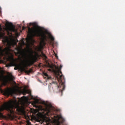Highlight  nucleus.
I'll return each instance as SVG.
<instances>
[{"label": "nucleus", "instance_id": "1", "mask_svg": "<svg viewBox=\"0 0 125 125\" xmlns=\"http://www.w3.org/2000/svg\"><path fill=\"white\" fill-rule=\"evenodd\" d=\"M19 113V114H22L25 115V105L21 104L20 105V103L17 102V100H11L8 102H5L2 106L0 108V118H3V115L1 112L2 111H7L9 114H14V110Z\"/></svg>", "mask_w": 125, "mask_h": 125}, {"label": "nucleus", "instance_id": "2", "mask_svg": "<svg viewBox=\"0 0 125 125\" xmlns=\"http://www.w3.org/2000/svg\"><path fill=\"white\" fill-rule=\"evenodd\" d=\"M28 31L30 34H33L34 37H41V41L40 46L38 48V51H42L43 49V47L45 46L47 41V36L45 35V33L42 30H38L28 28Z\"/></svg>", "mask_w": 125, "mask_h": 125}, {"label": "nucleus", "instance_id": "3", "mask_svg": "<svg viewBox=\"0 0 125 125\" xmlns=\"http://www.w3.org/2000/svg\"><path fill=\"white\" fill-rule=\"evenodd\" d=\"M49 71L53 72L55 74L56 78H57L58 81L59 82L60 84L63 86V89H64L65 87L64 86V84H65V83L64 82V78L63 77V75H62V72L61 71V69L59 68V66H55V69L52 67V70L49 69ZM60 74L62 75H60Z\"/></svg>", "mask_w": 125, "mask_h": 125}, {"label": "nucleus", "instance_id": "4", "mask_svg": "<svg viewBox=\"0 0 125 125\" xmlns=\"http://www.w3.org/2000/svg\"><path fill=\"white\" fill-rule=\"evenodd\" d=\"M10 55V49L9 48L5 47L4 49H2L1 47H0V58L4 56L8 61H11V60H13V58Z\"/></svg>", "mask_w": 125, "mask_h": 125}, {"label": "nucleus", "instance_id": "5", "mask_svg": "<svg viewBox=\"0 0 125 125\" xmlns=\"http://www.w3.org/2000/svg\"><path fill=\"white\" fill-rule=\"evenodd\" d=\"M5 30L8 36H12V32L17 33V29H15V25L12 22H7L5 24Z\"/></svg>", "mask_w": 125, "mask_h": 125}, {"label": "nucleus", "instance_id": "6", "mask_svg": "<svg viewBox=\"0 0 125 125\" xmlns=\"http://www.w3.org/2000/svg\"><path fill=\"white\" fill-rule=\"evenodd\" d=\"M28 52L31 54L32 57L27 63V66H32V65H34V64L37 62V57L33 55V53H34V51H33L32 49H29Z\"/></svg>", "mask_w": 125, "mask_h": 125}, {"label": "nucleus", "instance_id": "7", "mask_svg": "<svg viewBox=\"0 0 125 125\" xmlns=\"http://www.w3.org/2000/svg\"><path fill=\"white\" fill-rule=\"evenodd\" d=\"M1 91L6 96H9V95H12L13 94V90L10 88H7L5 90H1Z\"/></svg>", "mask_w": 125, "mask_h": 125}, {"label": "nucleus", "instance_id": "8", "mask_svg": "<svg viewBox=\"0 0 125 125\" xmlns=\"http://www.w3.org/2000/svg\"><path fill=\"white\" fill-rule=\"evenodd\" d=\"M0 81L2 83V85L4 86H6L7 85V83H8V78L6 76H2L0 77Z\"/></svg>", "mask_w": 125, "mask_h": 125}, {"label": "nucleus", "instance_id": "9", "mask_svg": "<svg viewBox=\"0 0 125 125\" xmlns=\"http://www.w3.org/2000/svg\"><path fill=\"white\" fill-rule=\"evenodd\" d=\"M26 68L27 69V64L24 65L23 67H21L20 70L21 72H24L26 74H30L32 71L29 70H26Z\"/></svg>", "mask_w": 125, "mask_h": 125}, {"label": "nucleus", "instance_id": "10", "mask_svg": "<svg viewBox=\"0 0 125 125\" xmlns=\"http://www.w3.org/2000/svg\"><path fill=\"white\" fill-rule=\"evenodd\" d=\"M16 50H17V54H22V52H23V51L21 48L19 47L16 48Z\"/></svg>", "mask_w": 125, "mask_h": 125}, {"label": "nucleus", "instance_id": "11", "mask_svg": "<svg viewBox=\"0 0 125 125\" xmlns=\"http://www.w3.org/2000/svg\"><path fill=\"white\" fill-rule=\"evenodd\" d=\"M22 93H23V95H26V94H27V93H30V92L28 90H27L26 89H24L22 90Z\"/></svg>", "mask_w": 125, "mask_h": 125}, {"label": "nucleus", "instance_id": "12", "mask_svg": "<svg viewBox=\"0 0 125 125\" xmlns=\"http://www.w3.org/2000/svg\"><path fill=\"white\" fill-rule=\"evenodd\" d=\"M41 57H42L44 59H47V57L45 55V54L41 52V54L40 55Z\"/></svg>", "mask_w": 125, "mask_h": 125}, {"label": "nucleus", "instance_id": "13", "mask_svg": "<svg viewBox=\"0 0 125 125\" xmlns=\"http://www.w3.org/2000/svg\"><path fill=\"white\" fill-rule=\"evenodd\" d=\"M5 35V33L4 32V31H3V32L0 31V38H3Z\"/></svg>", "mask_w": 125, "mask_h": 125}, {"label": "nucleus", "instance_id": "14", "mask_svg": "<svg viewBox=\"0 0 125 125\" xmlns=\"http://www.w3.org/2000/svg\"><path fill=\"white\" fill-rule=\"evenodd\" d=\"M43 75L45 76V77H48V74H47L46 73L43 72Z\"/></svg>", "mask_w": 125, "mask_h": 125}, {"label": "nucleus", "instance_id": "15", "mask_svg": "<svg viewBox=\"0 0 125 125\" xmlns=\"http://www.w3.org/2000/svg\"><path fill=\"white\" fill-rule=\"evenodd\" d=\"M32 124H31V122H30L29 121H27V124L26 125H31Z\"/></svg>", "mask_w": 125, "mask_h": 125}, {"label": "nucleus", "instance_id": "16", "mask_svg": "<svg viewBox=\"0 0 125 125\" xmlns=\"http://www.w3.org/2000/svg\"><path fill=\"white\" fill-rule=\"evenodd\" d=\"M23 98H21V99L22 101L24 100V99H28V97H27L23 96Z\"/></svg>", "mask_w": 125, "mask_h": 125}, {"label": "nucleus", "instance_id": "17", "mask_svg": "<svg viewBox=\"0 0 125 125\" xmlns=\"http://www.w3.org/2000/svg\"><path fill=\"white\" fill-rule=\"evenodd\" d=\"M18 69H19V66H16L14 68V70H18Z\"/></svg>", "mask_w": 125, "mask_h": 125}, {"label": "nucleus", "instance_id": "18", "mask_svg": "<svg viewBox=\"0 0 125 125\" xmlns=\"http://www.w3.org/2000/svg\"><path fill=\"white\" fill-rule=\"evenodd\" d=\"M12 64L13 65V66H15V62H14V61L12 62Z\"/></svg>", "mask_w": 125, "mask_h": 125}, {"label": "nucleus", "instance_id": "19", "mask_svg": "<svg viewBox=\"0 0 125 125\" xmlns=\"http://www.w3.org/2000/svg\"><path fill=\"white\" fill-rule=\"evenodd\" d=\"M11 65L8 64V65H6V67H11Z\"/></svg>", "mask_w": 125, "mask_h": 125}, {"label": "nucleus", "instance_id": "20", "mask_svg": "<svg viewBox=\"0 0 125 125\" xmlns=\"http://www.w3.org/2000/svg\"><path fill=\"white\" fill-rule=\"evenodd\" d=\"M51 40H52V41H54V38L52 37Z\"/></svg>", "mask_w": 125, "mask_h": 125}, {"label": "nucleus", "instance_id": "21", "mask_svg": "<svg viewBox=\"0 0 125 125\" xmlns=\"http://www.w3.org/2000/svg\"><path fill=\"white\" fill-rule=\"evenodd\" d=\"M29 25H30V26H31V25H33V23H29Z\"/></svg>", "mask_w": 125, "mask_h": 125}, {"label": "nucleus", "instance_id": "22", "mask_svg": "<svg viewBox=\"0 0 125 125\" xmlns=\"http://www.w3.org/2000/svg\"><path fill=\"white\" fill-rule=\"evenodd\" d=\"M59 119H63V118H62V116H61L60 117H59Z\"/></svg>", "mask_w": 125, "mask_h": 125}, {"label": "nucleus", "instance_id": "23", "mask_svg": "<svg viewBox=\"0 0 125 125\" xmlns=\"http://www.w3.org/2000/svg\"><path fill=\"white\" fill-rule=\"evenodd\" d=\"M64 121V119H62V122L63 123Z\"/></svg>", "mask_w": 125, "mask_h": 125}, {"label": "nucleus", "instance_id": "24", "mask_svg": "<svg viewBox=\"0 0 125 125\" xmlns=\"http://www.w3.org/2000/svg\"><path fill=\"white\" fill-rule=\"evenodd\" d=\"M27 118H29V116H28V115L27 116Z\"/></svg>", "mask_w": 125, "mask_h": 125}, {"label": "nucleus", "instance_id": "25", "mask_svg": "<svg viewBox=\"0 0 125 125\" xmlns=\"http://www.w3.org/2000/svg\"><path fill=\"white\" fill-rule=\"evenodd\" d=\"M55 83H57V82H55Z\"/></svg>", "mask_w": 125, "mask_h": 125}, {"label": "nucleus", "instance_id": "26", "mask_svg": "<svg viewBox=\"0 0 125 125\" xmlns=\"http://www.w3.org/2000/svg\"><path fill=\"white\" fill-rule=\"evenodd\" d=\"M24 116H25V117H26V115H25Z\"/></svg>", "mask_w": 125, "mask_h": 125}, {"label": "nucleus", "instance_id": "27", "mask_svg": "<svg viewBox=\"0 0 125 125\" xmlns=\"http://www.w3.org/2000/svg\"><path fill=\"white\" fill-rule=\"evenodd\" d=\"M23 22L24 23V21H23Z\"/></svg>", "mask_w": 125, "mask_h": 125}]
</instances>
